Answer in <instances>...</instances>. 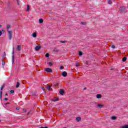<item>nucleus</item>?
Here are the masks:
<instances>
[{"label": "nucleus", "instance_id": "aec40b11", "mask_svg": "<svg viewBox=\"0 0 128 128\" xmlns=\"http://www.w3.org/2000/svg\"><path fill=\"white\" fill-rule=\"evenodd\" d=\"M2 32H4V30H0V36H2Z\"/></svg>", "mask_w": 128, "mask_h": 128}, {"label": "nucleus", "instance_id": "c756f323", "mask_svg": "<svg viewBox=\"0 0 128 128\" xmlns=\"http://www.w3.org/2000/svg\"><path fill=\"white\" fill-rule=\"evenodd\" d=\"M108 4H112V2L111 0H108Z\"/></svg>", "mask_w": 128, "mask_h": 128}, {"label": "nucleus", "instance_id": "9b49d317", "mask_svg": "<svg viewBox=\"0 0 128 128\" xmlns=\"http://www.w3.org/2000/svg\"><path fill=\"white\" fill-rule=\"evenodd\" d=\"M76 122H80V120H82V118H80V116L76 117Z\"/></svg>", "mask_w": 128, "mask_h": 128}, {"label": "nucleus", "instance_id": "2f4dec72", "mask_svg": "<svg viewBox=\"0 0 128 128\" xmlns=\"http://www.w3.org/2000/svg\"><path fill=\"white\" fill-rule=\"evenodd\" d=\"M85 64L87 65L88 66L90 64V62L89 61H86Z\"/></svg>", "mask_w": 128, "mask_h": 128}, {"label": "nucleus", "instance_id": "f03ea898", "mask_svg": "<svg viewBox=\"0 0 128 128\" xmlns=\"http://www.w3.org/2000/svg\"><path fill=\"white\" fill-rule=\"evenodd\" d=\"M120 14H126V7H120L119 8Z\"/></svg>", "mask_w": 128, "mask_h": 128}, {"label": "nucleus", "instance_id": "b1692460", "mask_svg": "<svg viewBox=\"0 0 128 128\" xmlns=\"http://www.w3.org/2000/svg\"><path fill=\"white\" fill-rule=\"evenodd\" d=\"M82 54H84L82 53V52L80 51L79 53H78V55L80 56H82Z\"/></svg>", "mask_w": 128, "mask_h": 128}, {"label": "nucleus", "instance_id": "f704fd0d", "mask_svg": "<svg viewBox=\"0 0 128 128\" xmlns=\"http://www.w3.org/2000/svg\"><path fill=\"white\" fill-rule=\"evenodd\" d=\"M54 84L55 86H58V83L54 82Z\"/></svg>", "mask_w": 128, "mask_h": 128}, {"label": "nucleus", "instance_id": "ddd939ff", "mask_svg": "<svg viewBox=\"0 0 128 128\" xmlns=\"http://www.w3.org/2000/svg\"><path fill=\"white\" fill-rule=\"evenodd\" d=\"M102 94H98L96 95V98H102Z\"/></svg>", "mask_w": 128, "mask_h": 128}, {"label": "nucleus", "instance_id": "e433bc0d", "mask_svg": "<svg viewBox=\"0 0 128 128\" xmlns=\"http://www.w3.org/2000/svg\"><path fill=\"white\" fill-rule=\"evenodd\" d=\"M64 66H60V70H64Z\"/></svg>", "mask_w": 128, "mask_h": 128}, {"label": "nucleus", "instance_id": "a19ab883", "mask_svg": "<svg viewBox=\"0 0 128 128\" xmlns=\"http://www.w3.org/2000/svg\"><path fill=\"white\" fill-rule=\"evenodd\" d=\"M76 66H80V64H78V63H76Z\"/></svg>", "mask_w": 128, "mask_h": 128}, {"label": "nucleus", "instance_id": "f257e3e1", "mask_svg": "<svg viewBox=\"0 0 128 128\" xmlns=\"http://www.w3.org/2000/svg\"><path fill=\"white\" fill-rule=\"evenodd\" d=\"M6 86V84H4L0 88V100H2V90Z\"/></svg>", "mask_w": 128, "mask_h": 128}, {"label": "nucleus", "instance_id": "ea45409f", "mask_svg": "<svg viewBox=\"0 0 128 128\" xmlns=\"http://www.w3.org/2000/svg\"><path fill=\"white\" fill-rule=\"evenodd\" d=\"M112 48H116V46L112 45Z\"/></svg>", "mask_w": 128, "mask_h": 128}, {"label": "nucleus", "instance_id": "c85d7f7f", "mask_svg": "<svg viewBox=\"0 0 128 128\" xmlns=\"http://www.w3.org/2000/svg\"><path fill=\"white\" fill-rule=\"evenodd\" d=\"M59 42H62V44H66V40H60Z\"/></svg>", "mask_w": 128, "mask_h": 128}, {"label": "nucleus", "instance_id": "4be33fe9", "mask_svg": "<svg viewBox=\"0 0 128 128\" xmlns=\"http://www.w3.org/2000/svg\"><path fill=\"white\" fill-rule=\"evenodd\" d=\"M8 7L9 8H12V4H10V2H8Z\"/></svg>", "mask_w": 128, "mask_h": 128}, {"label": "nucleus", "instance_id": "6e6552de", "mask_svg": "<svg viewBox=\"0 0 128 128\" xmlns=\"http://www.w3.org/2000/svg\"><path fill=\"white\" fill-rule=\"evenodd\" d=\"M62 76H64V78L68 76V72H66V71H64L63 72H62Z\"/></svg>", "mask_w": 128, "mask_h": 128}, {"label": "nucleus", "instance_id": "72a5a7b5", "mask_svg": "<svg viewBox=\"0 0 128 128\" xmlns=\"http://www.w3.org/2000/svg\"><path fill=\"white\" fill-rule=\"evenodd\" d=\"M122 128H128V125H124V126H122Z\"/></svg>", "mask_w": 128, "mask_h": 128}, {"label": "nucleus", "instance_id": "de8ad7c7", "mask_svg": "<svg viewBox=\"0 0 128 128\" xmlns=\"http://www.w3.org/2000/svg\"><path fill=\"white\" fill-rule=\"evenodd\" d=\"M24 82H26V81L25 80H23L22 82V84H26V83H24Z\"/></svg>", "mask_w": 128, "mask_h": 128}, {"label": "nucleus", "instance_id": "39448f33", "mask_svg": "<svg viewBox=\"0 0 128 128\" xmlns=\"http://www.w3.org/2000/svg\"><path fill=\"white\" fill-rule=\"evenodd\" d=\"M44 70L46 72H52V70L50 68H45Z\"/></svg>", "mask_w": 128, "mask_h": 128}, {"label": "nucleus", "instance_id": "f3484780", "mask_svg": "<svg viewBox=\"0 0 128 128\" xmlns=\"http://www.w3.org/2000/svg\"><path fill=\"white\" fill-rule=\"evenodd\" d=\"M44 20L42 18L39 19V24H43Z\"/></svg>", "mask_w": 128, "mask_h": 128}, {"label": "nucleus", "instance_id": "a211bd4d", "mask_svg": "<svg viewBox=\"0 0 128 128\" xmlns=\"http://www.w3.org/2000/svg\"><path fill=\"white\" fill-rule=\"evenodd\" d=\"M97 106H98V108H104V105L100 104H98Z\"/></svg>", "mask_w": 128, "mask_h": 128}, {"label": "nucleus", "instance_id": "bb28decb", "mask_svg": "<svg viewBox=\"0 0 128 128\" xmlns=\"http://www.w3.org/2000/svg\"><path fill=\"white\" fill-rule=\"evenodd\" d=\"M46 58H49L50 57V54L48 53H46L45 55Z\"/></svg>", "mask_w": 128, "mask_h": 128}, {"label": "nucleus", "instance_id": "cd10ccee", "mask_svg": "<svg viewBox=\"0 0 128 128\" xmlns=\"http://www.w3.org/2000/svg\"><path fill=\"white\" fill-rule=\"evenodd\" d=\"M30 5H27V10L26 12H28L30 10Z\"/></svg>", "mask_w": 128, "mask_h": 128}, {"label": "nucleus", "instance_id": "473e14b6", "mask_svg": "<svg viewBox=\"0 0 128 128\" xmlns=\"http://www.w3.org/2000/svg\"><path fill=\"white\" fill-rule=\"evenodd\" d=\"M81 24L82 26H86V22H81Z\"/></svg>", "mask_w": 128, "mask_h": 128}, {"label": "nucleus", "instance_id": "4c0bfd02", "mask_svg": "<svg viewBox=\"0 0 128 128\" xmlns=\"http://www.w3.org/2000/svg\"><path fill=\"white\" fill-rule=\"evenodd\" d=\"M6 52H4L3 55V58H6Z\"/></svg>", "mask_w": 128, "mask_h": 128}, {"label": "nucleus", "instance_id": "49530a36", "mask_svg": "<svg viewBox=\"0 0 128 128\" xmlns=\"http://www.w3.org/2000/svg\"><path fill=\"white\" fill-rule=\"evenodd\" d=\"M24 112H26V109H24Z\"/></svg>", "mask_w": 128, "mask_h": 128}, {"label": "nucleus", "instance_id": "3c124183", "mask_svg": "<svg viewBox=\"0 0 128 128\" xmlns=\"http://www.w3.org/2000/svg\"><path fill=\"white\" fill-rule=\"evenodd\" d=\"M8 93H6V94H5V96H8Z\"/></svg>", "mask_w": 128, "mask_h": 128}, {"label": "nucleus", "instance_id": "09e8293b", "mask_svg": "<svg viewBox=\"0 0 128 128\" xmlns=\"http://www.w3.org/2000/svg\"><path fill=\"white\" fill-rule=\"evenodd\" d=\"M2 25L0 24V28H2Z\"/></svg>", "mask_w": 128, "mask_h": 128}, {"label": "nucleus", "instance_id": "f8f14e48", "mask_svg": "<svg viewBox=\"0 0 128 128\" xmlns=\"http://www.w3.org/2000/svg\"><path fill=\"white\" fill-rule=\"evenodd\" d=\"M6 28H7V31L8 32H10V25L9 24H8L6 25Z\"/></svg>", "mask_w": 128, "mask_h": 128}, {"label": "nucleus", "instance_id": "a878e982", "mask_svg": "<svg viewBox=\"0 0 128 128\" xmlns=\"http://www.w3.org/2000/svg\"><path fill=\"white\" fill-rule=\"evenodd\" d=\"M48 64H49L50 66H52V64H54L52 62H50L48 63Z\"/></svg>", "mask_w": 128, "mask_h": 128}, {"label": "nucleus", "instance_id": "7ed1b4c3", "mask_svg": "<svg viewBox=\"0 0 128 128\" xmlns=\"http://www.w3.org/2000/svg\"><path fill=\"white\" fill-rule=\"evenodd\" d=\"M14 64V48H12V64Z\"/></svg>", "mask_w": 128, "mask_h": 128}, {"label": "nucleus", "instance_id": "37998d69", "mask_svg": "<svg viewBox=\"0 0 128 128\" xmlns=\"http://www.w3.org/2000/svg\"><path fill=\"white\" fill-rule=\"evenodd\" d=\"M16 110H20V108L18 107L16 108Z\"/></svg>", "mask_w": 128, "mask_h": 128}, {"label": "nucleus", "instance_id": "dca6fc26", "mask_svg": "<svg viewBox=\"0 0 128 128\" xmlns=\"http://www.w3.org/2000/svg\"><path fill=\"white\" fill-rule=\"evenodd\" d=\"M111 120H116V116H112L111 118Z\"/></svg>", "mask_w": 128, "mask_h": 128}, {"label": "nucleus", "instance_id": "393cba45", "mask_svg": "<svg viewBox=\"0 0 128 128\" xmlns=\"http://www.w3.org/2000/svg\"><path fill=\"white\" fill-rule=\"evenodd\" d=\"M16 88H20V82H17V84L16 85Z\"/></svg>", "mask_w": 128, "mask_h": 128}, {"label": "nucleus", "instance_id": "2eb2a0df", "mask_svg": "<svg viewBox=\"0 0 128 128\" xmlns=\"http://www.w3.org/2000/svg\"><path fill=\"white\" fill-rule=\"evenodd\" d=\"M128 58H126V57L124 56L123 58H122V62H126V60Z\"/></svg>", "mask_w": 128, "mask_h": 128}, {"label": "nucleus", "instance_id": "6ab92c4d", "mask_svg": "<svg viewBox=\"0 0 128 128\" xmlns=\"http://www.w3.org/2000/svg\"><path fill=\"white\" fill-rule=\"evenodd\" d=\"M32 94L33 96H38V95L36 94L35 92H32Z\"/></svg>", "mask_w": 128, "mask_h": 128}, {"label": "nucleus", "instance_id": "0eeeda50", "mask_svg": "<svg viewBox=\"0 0 128 128\" xmlns=\"http://www.w3.org/2000/svg\"><path fill=\"white\" fill-rule=\"evenodd\" d=\"M59 93L61 96H64V89H60Z\"/></svg>", "mask_w": 128, "mask_h": 128}, {"label": "nucleus", "instance_id": "c9c22d12", "mask_svg": "<svg viewBox=\"0 0 128 128\" xmlns=\"http://www.w3.org/2000/svg\"><path fill=\"white\" fill-rule=\"evenodd\" d=\"M4 64H6V62H2V66H4Z\"/></svg>", "mask_w": 128, "mask_h": 128}, {"label": "nucleus", "instance_id": "412c9836", "mask_svg": "<svg viewBox=\"0 0 128 128\" xmlns=\"http://www.w3.org/2000/svg\"><path fill=\"white\" fill-rule=\"evenodd\" d=\"M32 38H36V33H33L32 35Z\"/></svg>", "mask_w": 128, "mask_h": 128}, {"label": "nucleus", "instance_id": "9d476101", "mask_svg": "<svg viewBox=\"0 0 128 128\" xmlns=\"http://www.w3.org/2000/svg\"><path fill=\"white\" fill-rule=\"evenodd\" d=\"M58 100H59V99H58V98L55 97V98L52 100V102H58Z\"/></svg>", "mask_w": 128, "mask_h": 128}, {"label": "nucleus", "instance_id": "1a4fd4ad", "mask_svg": "<svg viewBox=\"0 0 128 128\" xmlns=\"http://www.w3.org/2000/svg\"><path fill=\"white\" fill-rule=\"evenodd\" d=\"M46 88L47 90H50V91L52 90V86L47 85Z\"/></svg>", "mask_w": 128, "mask_h": 128}, {"label": "nucleus", "instance_id": "4468645a", "mask_svg": "<svg viewBox=\"0 0 128 128\" xmlns=\"http://www.w3.org/2000/svg\"><path fill=\"white\" fill-rule=\"evenodd\" d=\"M21 48H22V46H20V45L17 46V50H18V52H20Z\"/></svg>", "mask_w": 128, "mask_h": 128}, {"label": "nucleus", "instance_id": "8fccbe9b", "mask_svg": "<svg viewBox=\"0 0 128 128\" xmlns=\"http://www.w3.org/2000/svg\"><path fill=\"white\" fill-rule=\"evenodd\" d=\"M83 90H86V88H84Z\"/></svg>", "mask_w": 128, "mask_h": 128}, {"label": "nucleus", "instance_id": "5701e85b", "mask_svg": "<svg viewBox=\"0 0 128 128\" xmlns=\"http://www.w3.org/2000/svg\"><path fill=\"white\" fill-rule=\"evenodd\" d=\"M14 93V90H10V94H12Z\"/></svg>", "mask_w": 128, "mask_h": 128}, {"label": "nucleus", "instance_id": "20e7f679", "mask_svg": "<svg viewBox=\"0 0 128 128\" xmlns=\"http://www.w3.org/2000/svg\"><path fill=\"white\" fill-rule=\"evenodd\" d=\"M8 36L10 40H11L12 38V34L14 32L10 30V31H8Z\"/></svg>", "mask_w": 128, "mask_h": 128}, {"label": "nucleus", "instance_id": "864d4df0", "mask_svg": "<svg viewBox=\"0 0 128 128\" xmlns=\"http://www.w3.org/2000/svg\"><path fill=\"white\" fill-rule=\"evenodd\" d=\"M111 70H114V69L112 68Z\"/></svg>", "mask_w": 128, "mask_h": 128}, {"label": "nucleus", "instance_id": "a18cd8bd", "mask_svg": "<svg viewBox=\"0 0 128 128\" xmlns=\"http://www.w3.org/2000/svg\"><path fill=\"white\" fill-rule=\"evenodd\" d=\"M42 89L44 90V92H46V89H44V88H42Z\"/></svg>", "mask_w": 128, "mask_h": 128}, {"label": "nucleus", "instance_id": "79ce46f5", "mask_svg": "<svg viewBox=\"0 0 128 128\" xmlns=\"http://www.w3.org/2000/svg\"><path fill=\"white\" fill-rule=\"evenodd\" d=\"M4 100L6 102V100H8V98H4Z\"/></svg>", "mask_w": 128, "mask_h": 128}, {"label": "nucleus", "instance_id": "c03bdc74", "mask_svg": "<svg viewBox=\"0 0 128 128\" xmlns=\"http://www.w3.org/2000/svg\"><path fill=\"white\" fill-rule=\"evenodd\" d=\"M5 106H8V104H10V102H8L4 104Z\"/></svg>", "mask_w": 128, "mask_h": 128}, {"label": "nucleus", "instance_id": "58836bf2", "mask_svg": "<svg viewBox=\"0 0 128 128\" xmlns=\"http://www.w3.org/2000/svg\"><path fill=\"white\" fill-rule=\"evenodd\" d=\"M18 6H20V0H16Z\"/></svg>", "mask_w": 128, "mask_h": 128}, {"label": "nucleus", "instance_id": "423d86ee", "mask_svg": "<svg viewBox=\"0 0 128 128\" xmlns=\"http://www.w3.org/2000/svg\"><path fill=\"white\" fill-rule=\"evenodd\" d=\"M40 48H42V46H36L34 50L36 52H38V50H40Z\"/></svg>", "mask_w": 128, "mask_h": 128}, {"label": "nucleus", "instance_id": "603ef678", "mask_svg": "<svg viewBox=\"0 0 128 128\" xmlns=\"http://www.w3.org/2000/svg\"><path fill=\"white\" fill-rule=\"evenodd\" d=\"M0 122H2V120H0Z\"/></svg>", "mask_w": 128, "mask_h": 128}, {"label": "nucleus", "instance_id": "7c9ffc66", "mask_svg": "<svg viewBox=\"0 0 128 128\" xmlns=\"http://www.w3.org/2000/svg\"><path fill=\"white\" fill-rule=\"evenodd\" d=\"M54 52H58V50L56 49V48H54Z\"/></svg>", "mask_w": 128, "mask_h": 128}]
</instances>
